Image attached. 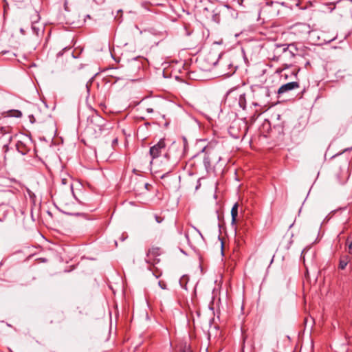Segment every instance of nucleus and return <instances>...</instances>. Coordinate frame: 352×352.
<instances>
[{
    "mask_svg": "<svg viewBox=\"0 0 352 352\" xmlns=\"http://www.w3.org/2000/svg\"><path fill=\"white\" fill-rule=\"evenodd\" d=\"M16 148L17 151L19 153H21L22 155L26 154L28 153V151H29V148H28V146L24 143H23L21 141H19L16 144Z\"/></svg>",
    "mask_w": 352,
    "mask_h": 352,
    "instance_id": "14",
    "label": "nucleus"
},
{
    "mask_svg": "<svg viewBox=\"0 0 352 352\" xmlns=\"http://www.w3.org/2000/svg\"><path fill=\"white\" fill-rule=\"evenodd\" d=\"M32 23H36L39 21L40 16L37 12L34 11L30 16Z\"/></svg>",
    "mask_w": 352,
    "mask_h": 352,
    "instance_id": "18",
    "label": "nucleus"
},
{
    "mask_svg": "<svg viewBox=\"0 0 352 352\" xmlns=\"http://www.w3.org/2000/svg\"><path fill=\"white\" fill-rule=\"evenodd\" d=\"M238 203H235L231 210L232 223H236L238 217Z\"/></svg>",
    "mask_w": 352,
    "mask_h": 352,
    "instance_id": "15",
    "label": "nucleus"
},
{
    "mask_svg": "<svg viewBox=\"0 0 352 352\" xmlns=\"http://www.w3.org/2000/svg\"><path fill=\"white\" fill-rule=\"evenodd\" d=\"M289 59L296 56H309L310 50L300 43L287 44Z\"/></svg>",
    "mask_w": 352,
    "mask_h": 352,
    "instance_id": "8",
    "label": "nucleus"
},
{
    "mask_svg": "<svg viewBox=\"0 0 352 352\" xmlns=\"http://www.w3.org/2000/svg\"><path fill=\"white\" fill-rule=\"evenodd\" d=\"M12 140V127L10 126H0V148L3 153L8 151Z\"/></svg>",
    "mask_w": 352,
    "mask_h": 352,
    "instance_id": "5",
    "label": "nucleus"
},
{
    "mask_svg": "<svg viewBox=\"0 0 352 352\" xmlns=\"http://www.w3.org/2000/svg\"><path fill=\"white\" fill-rule=\"evenodd\" d=\"M213 150L211 148L210 146L205 147L203 149V152H205V157L204 158V163L206 168H210L211 166V158L210 155L212 154Z\"/></svg>",
    "mask_w": 352,
    "mask_h": 352,
    "instance_id": "12",
    "label": "nucleus"
},
{
    "mask_svg": "<svg viewBox=\"0 0 352 352\" xmlns=\"http://www.w3.org/2000/svg\"><path fill=\"white\" fill-rule=\"evenodd\" d=\"M268 58L271 64L278 63L287 66L289 59L287 44L274 45L268 52Z\"/></svg>",
    "mask_w": 352,
    "mask_h": 352,
    "instance_id": "4",
    "label": "nucleus"
},
{
    "mask_svg": "<svg viewBox=\"0 0 352 352\" xmlns=\"http://www.w3.org/2000/svg\"><path fill=\"white\" fill-rule=\"evenodd\" d=\"M272 3H273V1H271L270 3H267L268 5H272Z\"/></svg>",
    "mask_w": 352,
    "mask_h": 352,
    "instance_id": "25",
    "label": "nucleus"
},
{
    "mask_svg": "<svg viewBox=\"0 0 352 352\" xmlns=\"http://www.w3.org/2000/svg\"><path fill=\"white\" fill-rule=\"evenodd\" d=\"M175 146L173 145L166 151V144L164 138L160 139L156 144L152 146L149 150V154L152 160L159 157L162 153H164V157L167 163L164 164V167L157 170V173H163L160 175L161 179H164L166 175L171 173L176 164L177 157L173 156L171 154V150L174 148Z\"/></svg>",
    "mask_w": 352,
    "mask_h": 352,
    "instance_id": "1",
    "label": "nucleus"
},
{
    "mask_svg": "<svg viewBox=\"0 0 352 352\" xmlns=\"http://www.w3.org/2000/svg\"><path fill=\"white\" fill-rule=\"evenodd\" d=\"M289 30L291 34L299 37L304 36L311 32L310 25L305 23H297L290 27Z\"/></svg>",
    "mask_w": 352,
    "mask_h": 352,
    "instance_id": "9",
    "label": "nucleus"
},
{
    "mask_svg": "<svg viewBox=\"0 0 352 352\" xmlns=\"http://www.w3.org/2000/svg\"><path fill=\"white\" fill-rule=\"evenodd\" d=\"M209 59H210V56H208L206 57L204 60H208Z\"/></svg>",
    "mask_w": 352,
    "mask_h": 352,
    "instance_id": "24",
    "label": "nucleus"
},
{
    "mask_svg": "<svg viewBox=\"0 0 352 352\" xmlns=\"http://www.w3.org/2000/svg\"><path fill=\"white\" fill-rule=\"evenodd\" d=\"M351 258L348 255H342L340 256L339 260L338 268L340 270H344L349 263Z\"/></svg>",
    "mask_w": 352,
    "mask_h": 352,
    "instance_id": "13",
    "label": "nucleus"
},
{
    "mask_svg": "<svg viewBox=\"0 0 352 352\" xmlns=\"http://www.w3.org/2000/svg\"><path fill=\"white\" fill-rule=\"evenodd\" d=\"M299 69L293 68L292 63L288 62L287 66L280 65L277 67L274 73L278 74L280 79L287 80L289 79H292L293 78H296Z\"/></svg>",
    "mask_w": 352,
    "mask_h": 352,
    "instance_id": "6",
    "label": "nucleus"
},
{
    "mask_svg": "<svg viewBox=\"0 0 352 352\" xmlns=\"http://www.w3.org/2000/svg\"><path fill=\"white\" fill-rule=\"evenodd\" d=\"M61 184L65 186L66 195H62L59 192H56V199L63 212L68 214H76L73 212L72 205L69 202L72 194V184L70 179L69 178H63L61 179Z\"/></svg>",
    "mask_w": 352,
    "mask_h": 352,
    "instance_id": "2",
    "label": "nucleus"
},
{
    "mask_svg": "<svg viewBox=\"0 0 352 352\" xmlns=\"http://www.w3.org/2000/svg\"><path fill=\"white\" fill-rule=\"evenodd\" d=\"M349 252L352 254V241L349 245Z\"/></svg>",
    "mask_w": 352,
    "mask_h": 352,
    "instance_id": "21",
    "label": "nucleus"
},
{
    "mask_svg": "<svg viewBox=\"0 0 352 352\" xmlns=\"http://www.w3.org/2000/svg\"><path fill=\"white\" fill-rule=\"evenodd\" d=\"M185 236L189 245L192 248H195L197 245L201 243L203 239L201 233L192 226H190L187 228Z\"/></svg>",
    "mask_w": 352,
    "mask_h": 352,
    "instance_id": "7",
    "label": "nucleus"
},
{
    "mask_svg": "<svg viewBox=\"0 0 352 352\" xmlns=\"http://www.w3.org/2000/svg\"><path fill=\"white\" fill-rule=\"evenodd\" d=\"M216 64L217 61L215 59H214L213 60L208 63V65L206 67L203 68V69L206 71L210 70L212 68V67L214 66Z\"/></svg>",
    "mask_w": 352,
    "mask_h": 352,
    "instance_id": "19",
    "label": "nucleus"
},
{
    "mask_svg": "<svg viewBox=\"0 0 352 352\" xmlns=\"http://www.w3.org/2000/svg\"><path fill=\"white\" fill-rule=\"evenodd\" d=\"M162 253V249L159 247H152L149 248L146 253V263L152 265L157 264L160 261V256Z\"/></svg>",
    "mask_w": 352,
    "mask_h": 352,
    "instance_id": "10",
    "label": "nucleus"
},
{
    "mask_svg": "<svg viewBox=\"0 0 352 352\" xmlns=\"http://www.w3.org/2000/svg\"><path fill=\"white\" fill-rule=\"evenodd\" d=\"M146 111H147L148 113H152V112H153V109H151V108H147V109H146Z\"/></svg>",
    "mask_w": 352,
    "mask_h": 352,
    "instance_id": "23",
    "label": "nucleus"
},
{
    "mask_svg": "<svg viewBox=\"0 0 352 352\" xmlns=\"http://www.w3.org/2000/svg\"><path fill=\"white\" fill-rule=\"evenodd\" d=\"M159 285L162 289H165L166 285L163 282L159 281Z\"/></svg>",
    "mask_w": 352,
    "mask_h": 352,
    "instance_id": "22",
    "label": "nucleus"
},
{
    "mask_svg": "<svg viewBox=\"0 0 352 352\" xmlns=\"http://www.w3.org/2000/svg\"><path fill=\"white\" fill-rule=\"evenodd\" d=\"M155 220L157 223H161L162 219L157 215L155 216Z\"/></svg>",
    "mask_w": 352,
    "mask_h": 352,
    "instance_id": "20",
    "label": "nucleus"
},
{
    "mask_svg": "<svg viewBox=\"0 0 352 352\" xmlns=\"http://www.w3.org/2000/svg\"><path fill=\"white\" fill-rule=\"evenodd\" d=\"M105 120L96 113L88 117L85 132L90 138H97L103 130Z\"/></svg>",
    "mask_w": 352,
    "mask_h": 352,
    "instance_id": "3",
    "label": "nucleus"
},
{
    "mask_svg": "<svg viewBox=\"0 0 352 352\" xmlns=\"http://www.w3.org/2000/svg\"><path fill=\"white\" fill-rule=\"evenodd\" d=\"M239 104L242 109H245L246 106V100L244 94H241L239 98Z\"/></svg>",
    "mask_w": 352,
    "mask_h": 352,
    "instance_id": "17",
    "label": "nucleus"
},
{
    "mask_svg": "<svg viewBox=\"0 0 352 352\" xmlns=\"http://www.w3.org/2000/svg\"><path fill=\"white\" fill-rule=\"evenodd\" d=\"M6 114L9 117L21 118L22 116V113L16 109L9 110L6 112Z\"/></svg>",
    "mask_w": 352,
    "mask_h": 352,
    "instance_id": "16",
    "label": "nucleus"
},
{
    "mask_svg": "<svg viewBox=\"0 0 352 352\" xmlns=\"http://www.w3.org/2000/svg\"><path fill=\"white\" fill-rule=\"evenodd\" d=\"M299 87L300 84L298 82H290L280 86L278 89L277 94L278 95H282L286 92H288L295 89H298Z\"/></svg>",
    "mask_w": 352,
    "mask_h": 352,
    "instance_id": "11",
    "label": "nucleus"
}]
</instances>
